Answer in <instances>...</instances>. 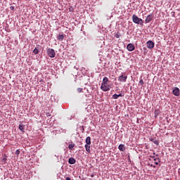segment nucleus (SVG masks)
I'll use <instances>...</instances> for the list:
<instances>
[{
    "label": "nucleus",
    "mask_w": 180,
    "mask_h": 180,
    "mask_svg": "<svg viewBox=\"0 0 180 180\" xmlns=\"http://www.w3.org/2000/svg\"><path fill=\"white\" fill-rule=\"evenodd\" d=\"M132 21L134 23H136V25H140L141 26H143L144 25V21L143 19L139 18L135 14L132 15Z\"/></svg>",
    "instance_id": "1"
},
{
    "label": "nucleus",
    "mask_w": 180,
    "mask_h": 180,
    "mask_svg": "<svg viewBox=\"0 0 180 180\" xmlns=\"http://www.w3.org/2000/svg\"><path fill=\"white\" fill-rule=\"evenodd\" d=\"M101 89L103 91V92H108L112 89V84H109L108 83H101Z\"/></svg>",
    "instance_id": "2"
},
{
    "label": "nucleus",
    "mask_w": 180,
    "mask_h": 180,
    "mask_svg": "<svg viewBox=\"0 0 180 180\" xmlns=\"http://www.w3.org/2000/svg\"><path fill=\"white\" fill-rule=\"evenodd\" d=\"M46 53L50 58H54L56 57V51L53 49H48Z\"/></svg>",
    "instance_id": "3"
},
{
    "label": "nucleus",
    "mask_w": 180,
    "mask_h": 180,
    "mask_svg": "<svg viewBox=\"0 0 180 180\" xmlns=\"http://www.w3.org/2000/svg\"><path fill=\"white\" fill-rule=\"evenodd\" d=\"M154 46H155V44L151 40H149L146 42V47L148 49H151L154 47Z\"/></svg>",
    "instance_id": "4"
},
{
    "label": "nucleus",
    "mask_w": 180,
    "mask_h": 180,
    "mask_svg": "<svg viewBox=\"0 0 180 180\" xmlns=\"http://www.w3.org/2000/svg\"><path fill=\"white\" fill-rule=\"evenodd\" d=\"M127 79V76L124 75H120L118 77V81L120 82H126Z\"/></svg>",
    "instance_id": "5"
},
{
    "label": "nucleus",
    "mask_w": 180,
    "mask_h": 180,
    "mask_svg": "<svg viewBox=\"0 0 180 180\" xmlns=\"http://www.w3.org/2000/svg\"><path fill=\"white\" fill-rule=\"evenodd\" d=\"M154 19V15L153 14H150L146 17V19L145 20L146 23H150L151 20Z\"/></svg>",
    "instance_id": "6"
},
{
    "label": "nucleus",
    "mask_w": 180,
    "mask_h": 180,
    "mask_svg": "<svg viewBox=\"0 0 180 180\" xmlns=\"http://www.w3.org/2000/svg\"><path fill=\"white\" fill-rule=\"evenodd\" d=\"M127 49L128 51H133L136 49V47L134 46V44H129L127 46Z\"/></svg>",
    "instance_id": "7"
},
{
    "label": "nucleus",
    "mask_w": 180,
    "mask_h": 180,
    "mask_svg": "<svg viewBox=\"0 0 180 180\" xmlns=\"http://www.w3.org/2000/svg\"><path fill=\"white\" fill-rule=\"evenodd\" d=\"M173 94H174L175 96H179V89L178 87L174 88Z\"/></svg>",
    "instance_id": "8"
},
{
    "label": "nucleus",
    "mask_w": 180,
    "mask_h": 180,
    "mask_svg": "<svg viewBox=\"0 0 180 180\" xmlns=\"http://www.w3.org/2000/svg\"><path fill=\"white\" fill-rule=\"evenodd\" d=\"M68 162H69V164L72 165L75 164V162H77V160H75V158H69Z\"/></svg>",
    "instance_id": "9"
},
{
    "label": "nucleus",
    "mask_w": 180,
    "mask_h": 180,
    "mask_svg": "<svg viewBox=\"0 0 180 180\" xmlns=\"http://www.w3.org/2000/svg\"><path fill=\"white\" fill-rule=\"evenodd\" d=\"M118 148H119L120 151H125V150H126V147H124V144H120L118 146Z\"/></svg>",
    "instance_id": "10"
},
{
    "label": "nucleus",
    "mask_w": 180,
    "mask_h": 180,
    "mask_svg": "<svg viewBox=\"0 0 180 180\" xmlns=\"http://www.w3.org/2000/svg\"><path fill=\"white\" fill-rule=\"evenodd\" d=\"M18 129L19 130H20V131H22V133H25V125L20 124Z\"/></svg>",
    "instance_id": "11"
},
{
    "label": "nucleus",
    "mask_w": 180,
    "mask_h": 180,
    "mask_svg": "<svg viewBox=\"0 0 180 180\" xmlns=\"http://www.w3.org/2000/svg\"><path fill=\"white\" fill-rule=\"evenodd\" d=\"M85 149L89 154L91 153V145H85Z\"/></svg>",
    "instance_id": "12"
},
{
    "label": "nucleus",
    "mask_w": 180,
    "mask_h": 180,
    "mask_svg": "<svg viewBox=\"0 0 180 180\" xmlns=\"http://www.w3.org/2000/svg\"><path fill=\"white\" fill-rule=\"evenodd\" d=\"M109 82V78L108 77H104L103 79L102 84H108Z\"/></svg>",
    "instance_id": "13"
},
{
    "label": "nucleus",
    "mask_w": 180,
    "mask_h": 180,
    "mask_svg": "<svg viewBox=\"0 0 180 180\" xmlns=\"http://www.w3.org/2000/svg\"><path fill=\"white\" fill-rule=\"evenodd\" d=\"M86 145L91 146V136H87L86 139Z\"/></svg>",
    "instance_id": "14"
},
{
    "label": "nucleus",
    "mask_w": 180,
    "mask_h": 180,
    "mask_svg": "<svg viewBox=\"0 0 180 180\" xmlns=\"http://www.w3.org/2000/svg\"><path fill=\"white\" fill-rule=\"evenodd\" d=\"M150 141H152V143H154V144H156V146H158V144H160V142H158V141L155 139H150Z\"/></svg>",
    "instance_id": "15"
},
{
    "label": "nucleus",
    "mask_w": 180,
    "mask_h": 180,
    "mask_svg": "<svg viewBox=\"0 0 180 180\" xmlns=\"http://www.w3.org/2000/svg\"><path fill=\"white\" fill-rule=\"evenodd\" d=\"M33 53H34V54H39V53H40V51L39 50V49H37V47H36V48L33 50Z\"/></svg>",
    "instance_id": "16"
},
{
    "label": "nucleus",
    "mask_w": 180,
    "mask_h": 180,
    "mask_svg": "<svg viewBox=\"0 0 180 180\" xmlns=\"http://www.w3.org/2000/svg\"><path fill=\"white\" fill-rule=\"evenodd\" d=\"M74 147H75V143H71L68 146L69 150H72V148H74Z\"/></svg>",
    "instance_id": "17"
},
{
    "label": "nucleus",
    "mask_w": 180,
    "mask_h": 180,
    "mask_svg": "<svg viewBox=\"0 0 180 180\" xmlns=\"http://www.w3.org/2000/svg\"><path fill=\"white\" fill-rule=\"evenodd\" d=\"M58 40H64V35L60 34L58 37Z\"/></svg>",
    "instance_id": "18"
},
{
    "label": "nucleus",
    "mask_w": 180,
    "mask_h": 180,
    "mask_svg": "<svg viewBox=\"0 0 180 180\" xmlns=\"http://www.w3.org/2000/svg\"><path fill=\"white\" fill-rule=\"evenodd\" d=\"M119 98V96L118 94H114L112 95V99H118Z\"/></svg>",
    "instance_id": "19"
},
{
    "label": "nucleus",
    "mask_w": 180,
    "mask_h": 180,
    "mask_svg": "<svg viewBox=\"0 0 180 180\" xmlns=\"http://www.w3.org/2000/svg\"><path fill=\"white\" fill-rule=\"evenodd\" d=\"M115 37H116V39H119L120 37V34L119 32H117L115 35Z\"/></svg>",
    "instance_id": "20"
},
{
    "label": "nucleus",
    "mask_w": 180,
    "mask_h": 180,
    "mask_svg": "<svg viewBox=\"0 0 180 180\" xmlns=\"http://www.w3.org/2000/svg\"><path fill=\"white\" fill-rule=\"evenodd\" d=\"M158 160H159L158 158H155L154 159V161H155V165H158V162H157V161H158Z\"/></svg>",
    "instance_id": "21"
},
{
    "label": "nucleus",
    "mask_w": 180,
    "mask_h": 180,
    "mask_svg": "<svg viewBox=\"0 0 180 180\" xmlns=\"http://www.w3.org/2000/svg\"><path fill=\"white\" fill-rule=\"evenodd\" d=\"M139 84H141V85H144V81L143 79H141L139 81Z\"/></svg>",
    "instance_id": "22"
},
{
    "label": "nucleus",
    "mask_w": 180,
    "mask_h": 180,
    "mask_svg": "<svg viewBox=\"0 0 180 180\" xmlns=\"http://www.w3.org/2000/svg\"><path fill=\"white\" fill-rule=\"evenodd\" d=\"M15 154H16V155H19V154H20V150H17L15 151Z\"/></svg>",
    "instance_id": "23"
},
{
    "label": "nucleus",
    "mask_w": 180,
    "mask_h": 180,
    "mask_svg": "<svg viewBox=\"0 0 180 180\" xmlns=\"http://www.w3.org/2000/svg\"><path fill=\"white\" fill-rule=\"evenodd\" d=\"M77 92H79V93L82 92V88H78L77 89Z\"/></svg>",
    "instance_id": "24"
},
{
    "label": "nucleus",
    "mask_w": 180,
    "mask_h": 180,
    "mask_svg": "<svg viewBox=\"0 0 180 180\" xmlns=\"http://www.w3.org/2000/svg\"><path fill=\"white\" fill-rule=\"evenodd\" d=\"M10 9L11 11H15V6H10Z\"/></svg>",
    "instance_id": "25"
},
{
    "label": "nucleus",
    "mask_w": 180,
    "mask_h": 180,
    "mask_svg": "<svg viewBox=\"0 0 180 180\" xmlns=\"http://www.w3.org/2000/svg\"><path fill=\"white\" fill-rule=\"evenodd\" d=\"M117 95H118V98L122 97V96H124V95L122 94H117Z\"/></svg>",
    "instance_id": "26"
},
{
    "label": "nucleus",
    "mask_w": 180,
    "mask_h": 180,
    "mask_svg": "<svg viewBox=\"0 0 180 180\" xmlns=\"http://www.w3.org/2000/svg\"><path fill=\"white\" fill-rule=\"evenodd\" d=\"M46 115H47V117H50V116H51L50 113L46 114Z\"/></svg>",
    "instance_id": "27"
},
{
    "label": "nucleus",
    "mask_w": 180,
    "mask_h": 180,
    "mask_svg": "<svg viewBox=\"0 0 180 180\" xmlns=\"http://www.w3.org/2000/svg\"><path fill=\"white\" fill-rule=\"evenodd\" d=\"M3 161H5V162H6V158H3Z\"/></svg>",
    "instance_id": "28"
},
{
    "label": "nucleus",
    "mask_w": 180,
    "mask_h": 180,
    "mask_svg": "<svg viewBox=\"0 0 180 180\" xmlns=\"http://www.w3.org/2000/svg\"><path fill=\"white\" fill-rule=\"evenodd\" d=\"M65 180H71L70 177H67Z\"/></svg>",
    "instance_id": "29"
},
{
    "label": "nucleus",
    "mask_w": 180,
    "mask_h": 180,
    "mask_svg": "<svg viewBox=\"0 0 180 180\" xmlns=\"http://www.w3.org/2000/svg\"><path fill=\"white\" fill-rule=\"evenodd\" d=\"M150 167H153V168H155V166L150 165Z\"/></svg>",
    "instance_id": "30"
}]
</instances>
